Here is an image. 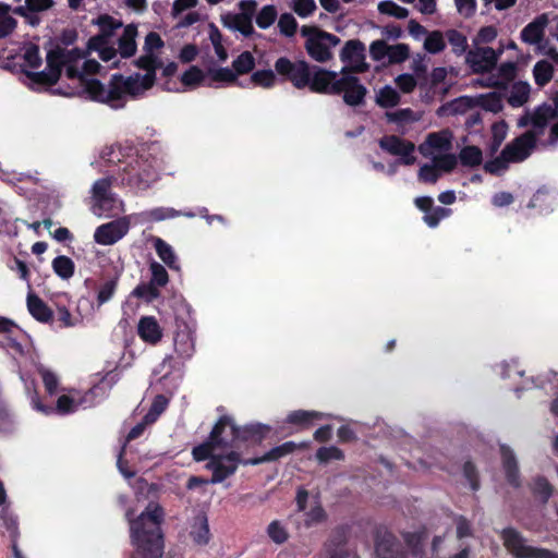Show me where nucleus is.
<instances>
[{
  "mask_svg": "<svg viewBox=\"0 0 558 558\" xmlns=\"http://www.w3.org/2000/svg\"><path fill=\"white\" fill-rule=\"evenodd\" d=\"M23 58L27 77L33 88L51 85L60 76L61 69H65L66 76L70 78H82L85 74H96L100 72V64L95 59H85L77 49L58 48L47 54V69L38 71L41 64V57L37 46L28 44L24 47Z\"/></svg>",
  "mask_w": 558,
  "mask_h": 558,
  "instance_id": "f257e3e1",
  "label": "nucleus"
},
{
  "mask_svg": "<svg viewBox=\"0 0 558 558\" xmlns=\"http://www.w3.org/2000/svg\"><path fill=\"white\" fill-rule=\"evenodd\" d=\"M90 87L96 100L108 102L112 108H120L129 98H134L137 95L140 81L137 76L125 78L121 75H113L108 86L93 82Z\"/></svg>",
  "mask_w": 558,
  "mask_h": 558,
  "instance_id": "f03ea898",
  "label": "nucleus"
},
{
  "mask_svg": "<svg viewBox=\"0 0 558 558\" xmlns=\"http://www.w3.org/2000/svg\"><path fill=\"white\" fill-rule=\"evenodd\" d=\"M506 550L513 558H558V553L547 548L529 545L524 535L512 526L500 532Z\"/></svg>",
  "mask_w": 558,
  "mask_h": 558,
  "instance_id": "7ed1b4c3",
  "label": "nucleus"
},
{
  "mask_svg": "<svg viewBox=\"0 0 558 558\" xmlns=\"http://www.w3.org/2000/svg\"><path fill=\"white\" fill-rule=\"evenodd\" d=\"M166 171V154L159 141L142 144V186L156 182Z\"/></svg>",
  "mask_w": 558,
  "mask_h": 558,
  "instance_id": "20e7f679",
  "label": "nucleus"
},
{
  "mask_svg": "<svg viewBox=\"0 0 558 558\" xmlns=\"http://www.w3.org/2000/svg\"><path fill=\"white\" fill-rule=\"evenodd\" d=\"M302 36L308 37L305 44L307 53L318 62H326L331 59V47L340 44V38L331 33L320 31L316 27L303 26Z\"/></svg>",
  "mask_w": 558,
  "mask_h": 558,
  "instance_id": "39448f33",
  "label": "nucleus"
},
{
  "mask_svg": "<svg viewBox=\"0 0 558 558\" xmlns=\"http://www.w3.org/2000/svg\"><path fill=\"white\" fill-rule=\"evenodd\" d=\"M230 445L228 448L239 447L240 444H247L250 446L260 445L269 435L271 427L262 423H251L239 426L230 416Z\"/></svg>",
  "mask_w": 558,
  "mask_h": 558,
  "instance_id": "423d86ee",
  "label": "nucleus"
},
{
  "mask_svg": "<svg viewBox=\"0 0 558 558\" xmlns=\"http://www.w3.org/2000/svg\"><path fill=\"white\" fill-rule=\"evenodd\" d=\"M228 424H230V415H222L218 418L207 440L193 448L192 457L195 461H210L216 456L213 453L216 448H228L230 445L228 438L221 437V430L228 427Z\"/></svg>",
  "mask_w": 558,
  "mask_h": 558,
  "instance_id": "0eeeda50",
  "label": "nucleus"
},
{
  "mask_svg": "<svg viewBox=\"0 0 558 558\" xmlns=\"http://www.w3.org/2000/svg\"><path fill=\"white\" fill-rule=\"evenodd\" d=\"M275 71L298 89L305 88L310 83L311 64L304 60L293 62L287 57H280L275 62Z\"/></svg>",
  "mask_w": 558,
  "mask_h": 558,
  "instance_id": "6e6552de",
  "label": "nucleus"
},
{
  "mask_svg": "<svg viewBox=\"0 0 558 558\" xmlns=\"http://www.w3.org/2000/svg\"><path fill=\"white\" fill-rule=\"evenodd\" d=\"M245 459L241 458L240 452L230 451L226 454H216L207 463V469L213 472L210 483L217 484L223 482L229 476L233 475L238 470L240 463L243 464Z\"/></svg>",
  "mask_w": 558,
  "mask_h": 558,
  "instance_id": "1a4fd4ad",
  "label": "nucleus"
},
{
  "mask_svg": "<svg viewBox=\"0 0 558 558\" xmlns=\"http://www.w3.org/2000/svg\"><path fill=\"white\" fill-rule=\"evenodd\" d=\"M335 95L343 94L345 105L357 107L365 102L366 87L354 75H342L333 86Z\"/></svg>",
  "mask_w": 558,
  "mask_h": 558,
  "instance_id": "9d476101",
  "label": "nucleus"
},
{
  "mask_svg": "<svg viewBox=\"0 0 558 558\" xmlns=\"http://www.w3.org/2000/svg\"><path fill=\"white\" fill-rule=\"evenodd\" d=\"M539 133L529 130L517 136L504 147L505 155L511 162H522L530 157L536 146Z\"/></svg>",
  "mask_w": 558,
  "mask_h": 558,
  "instance_id": "9b49d317",
  "label": "nucleus"
},
{
  "mask_svg": "<svg viewBox=\"0 0 558 558\" xmlns=\"http://www.w3.org/2000/svg\"><path fill=\"white\" fill-rule=\"evenodd\" d=\"M502 52V48L498 51L494 50L492 47L476 48L475 50L468 51L465 61L474 73L484 74L496 68Z\"/></svg>",
  "mask_w": 558,
  "mask_h": 558,
  "instance_id": "f8f14e48",
  "label": "nucleus"
},
{
  "mask_svg": "<svg viewBox=\"0 0 558 558\" xmlns=\"http://www.w3.org/2000/svg\"><path fill=\"white\" fill-rule=\"evenodd\" d=\"M379 146L393 156H400V162L404 166H412L416 161V157L413 155L415 145L397 135L384 136L379 141Z\"/></svg>",
  "mask_w": 558,
  "mask_h": 558,
  "instance_id": "ddd939ff",
  "label": "nucleus"
},
{
  "mask_svg": "<svg viewBox=\"0 0 558 558\" xmlns=\"http://www.w3.org/2000/svg\"><path fill=\"white\" fill-rule=\"evenodd\" d=\"M339 78L335 71L326 70L318 65H311L310 83L306 87L316 94L335 95L333 86Z\"/></svg>",
  "mask_w": 558,
  "mask_h": 558,
  "instance_id": "4468645a",
  "label": "nucleus"
},
{
  "mask_svg": "<svg viewBox=\"0 0 558 558\" xmlns=\"http://www.w3.org/2000/svg\"><path fill=\"white\" fill-rule=\"evenodd\" d=\"M375 553L379 558H405L401 543L387 530H377L375 533Z\"/></svg>",
  "mask_w": 558,
  "mask_h": 558,
  "instance_id": "2eb2a0df",
  "label": "nucleus"
},
{
  "mask_svg": "<svg viewBox=\"0 0 558 558\" xmlns=\"http://www.w3.org/2000/svg\"><path fill=\"white\" fill-rule=\"evenodd\" d=\"M129 226L126 218L104 223L95 230L94 240L100 245H112L126 234Z\"/></svg>",
  "mask_w": 558,
  "mask_h": 558,
  "instance_id": "dca6fc26",
  "label": "nucleus"
},
{
  "mask_svg": "<svg viewBox=\"0 0 558 558\" xmlns=\"http://www.w3.org/2000/svg\"><path fill=\"white\" fill-rule=\"evenodd\" d=\"M548 23L549 19L546 13L537 15L521 31V40L529 45H537L539 49H545V46L548 44L547 40H544Z\"/></svg>",
  "mask_w": 558,
  "mask_h": 558,
  "instance_id": "f3484780",
  "label": "nucleus"
},
{
  "mask_svg": "<svg viewBox=\"0 0 558 558\" xmlns=\"http://www.w3.org/2000/svg\"><path fill=\"white\" fill-rule=\"evenodd\" d=\"M310 444L307 441H302L300 444H296L294 441H286L279 446H276L271 448L269 451H267L265 454L260 457L250 458L245 459L243 461L244 465H258L266 462H272L277 461L288 454L293 453L295 450H305L307 449Z\"/></svg>",
  "mask_w": 558,
  "mask_h": 558,
  "instance_id": "a211bd4d",
  "label": "nucleus"
},
{
  "mask_svg": "<svg viewBox=\"0 0 558 558\" xmlns=\"http://www.w3.org/2000/svg\"><path fill=\"white\" fill-rule=\"evenodd\" d=\"M94 206L99 209H117L122 204L113 197L110 191V182L107 179L96 181L92 189Z\"/></svg>",
  "mask_w": 558,
  "mask_h": 558,
  "instance_id": "6ab92c4d",
  "label": "nucleus"
},
{
  "mask_svg": "<svg viewBox=\"0 0 558 558\" xmlns=\"http://www.w3.org/2000/svg\"><path fill=\"white\" fill-rule=\"evenodd\" d=\"M174 351L182 360L191 359L195 352L194 332L186 325H179L173 338Z\"/></svg>",
  "mask_w": 558,
  "mask_h": 558,
  "instance_id": "aec40b11",
  "label": "nucleus"
},
{
  "mask_svg": "<svg viewBox=\"0 0 558 558\" xmlns=\"http://www.w3.org/2000/svg\"><path fill=\"white\" fill-rule=\"evenodd\" d=\"M165 547V532L142 530V558H162Z\"/></svg>",
  "mask_w": 558,
  "mask_h": 558,
  "instance_id": "412c9836",
  "label": "nucleus"
},
{
  "mask_svg": "<svg viewBox=\"0 0 558 558\" xmlns=\"http://www.w3.org/2000/svg\"><path fill=\"white\" fill-rule=\"evenodd\" d=\"M165 518L163 507L158 502L149 501L142 511V530L163 532L162 524L165 523Z\"/></svg>",
  "mask_w": 558,
  "mask_h": 558,
  "instance_id": "4be33fe9",
  "label": "nucleus"
},
{
  "mask_svg": "<svg viewBox=\"0 0 558 558\" xmlns=\"http://www.w3.org/2000/svg\"><path fill=\"white\" fill-rule=\"evenodd\" d=\"M502 469L507 483L513 487H521L520 470L514 452L506 445L500 446Z\"/></svg>",
  "mask_w": 558,
  "mask_h": 558,
  "instance_id": "5701e85b",
  "label": "nucleus"
},
{
  "mask_svg": "<svg viewBox=\"0 0 558 558\" xmlns=\"http://www.w3.org/2000/svg\"><path fill=\"white\" fill-rule=\"evenodd\" d=\"M140 286L135 287L123 305V317L120 320V327L126 329L128 327L136 328L140 331V320L137 319V308L140 305Z\"/></svg>",
  "mask_w": 558,
  "mask_h": 558,
  "instance_id": "b1692460",
  "label": "nucleus"
},
{
  "mask_svg": "<svg viewBox=\"0 0 558 558\" xmlns=\"http://www.w3.org/2000/svg\"><path fill=\"white\" fill-rule=\"evenodd\" d=\"M53 5V0H25V4L16 7L13 13L25 17L32 25H36L39 20L34 14L48 11Z\"/></svg>",
  "mask_w": 558,
  "mask_h": 558,
  "instance_id": "393cba45",
  "label": "nucleus"
},
{
  "mask_svg": "<svg viewBox=\"0 0 558 558\" xmlns=\"http://www.w3.org/2000/svg\"><path fill=\"white\" fill-rule=\"evenodd\" d=\"M324 417L325 415L322 412L295 410L287 415L284 423L288 425H295L300 429H307L314 424L315 421H320Z\"/></svg>",
  "mask_w": 558,
  "mask_h": 558,
  "instance_id": "a878e982",
  "label": "nucleus"
},
{
  "mask_svg": "<svg viewBox=\"0 0 558 558\" xmlns=\"http://www.w3.org/2000/svg\"><path fill=\"white\" fill-rule=\"evenodd\" d=\"M163 337V329L154 316H142V341L156 345Z\"/></svg>",
  "mask_w": 558,
  "mask_h": 558,
  "instance_id": "bb28decb",
  "label": "nucleus"
},
{
  "mask_svg": "<svg viewBox=\"0 0 558 558\" xmlns=\"http://www.w3.org/2000/svg\"><path fill=\"white\" fill-rule=\"evenodd\" d=\"M147 241H151L159 258L172 270H180L177 255L170 244L158 236L150 235Z\"/></svg>",
  "mask_w": 558,
  "mask_h": 558,
  "instance_id": "cd10ccee",
  "label": "nucleus"
},
{
  "mask_svg": "<svg viewBox=\"0 0 558 558\" xmlns=\"http://www.w3.org/2000/svg\"><path fill=\"white\" fill-rule=\"evenodd\" d=\"M27 308L36 320L45 324L52 322L53 312L38 295L28 293Z\"/></svg>",
  "mask_w": 558,
  "mask_h": 558,
  "instance_id": "c85d7f7f",
  "label": "nucleus"
},
{
  "mask_svg": "<svg viewBox=\"0 0 558 558\" xmlns=\"http://www.w3.org/2000/svg\"><path fill=\"white\" fill-rule=\"evenodd\" d=\"M557 118L558 117L553 111V106L547 102H544L537 106L533 114H531V124L533 125L534 129L538 130L535 132L539 133L541 135L544 129L547 126L548 122Z\"/></svg>",
  "mask_w": 558,
  "mask_h": 558,
  "instance_id": "c756f323",
  "label": "nucleus"
},
{
  "mask_svg": "<svg viewBox=\"0 0 558 558\" xmlns=\"http://www.w3.org/2000/svg\"><path fill=\"white\" fill-rule=\"evenodd\" d=\"M225 27L240 32L244 37H251L254 34V27L251 20H245L239 14L228 13L221 17Z\"/></svg>",
  "mask_w": 558,
  "mask_h": 558,
  "instance_id": "7c9ffc66",
  "label": "nucleus"
},
{
  "mask_svg": "<svg viewBox=\"0 0 558 558\" xmlns=\"http://www.w3.org/2000/svg\"><path fill=\"white\" fill-rule=\"evenodd\" d=\"M169 405V399L165 395H157L147 413L142 417V430L148 426L157 422L159 416L167 410Z\"/></svg>",
  "mask_w": 558,
  "mask_h": 558,
  "instance_id": "2f4dec72",
  "label": "nucleus"
},
{
  "mask_svg": "<svg viewBox=\"0 0 558 558\" xmlns=\"http://www.w3.org/2000/svg\"><path fill=\"white\" fill-rule=\"evenodd\" d=\"M530 490L536 499L546 505L553 496L555 488L545 476L537 475L532 480Z\"/></svg>",
  "mask_w": 558,
  "mask_h": 558,
  "instance_id": "473e14b6",
  "label": "nucleus"
},
{
  "mask_svg": "<svg viewBox=\"0 0 558 558\" xmlns=\"http://www.w3.org/2000/svg\"><path fill=\"white\" fill-rule=\"evenodd\" d=\"M190 536L198 546H205L211 538L209 524L206 515L197 517L192 525Z\"/></svg>",
  "mask_w": 558,
  "mask_h": 558,
  "instance_id": "72a5a7b5",
  "label": "nucleus"
},
{
  "mask_svg": "<svg viewBox=\"0 0 558 558\" xmlns=\"http://www.w3.org/2000/svg\"><path fill=\"white\" fill-rule=\"evenodd\" d=\"M88 49L90 52H97L98 57L105 62L111 61L117 56L116 49L110 46V39L107 40L104 36L92 37L88 41Z\"/></svg>",
  "mask_w": 558,
  "mask_h": 558,
  "instance_id": "f704fd0d",
  "label": "nucleus"
},
{
  "mask_svg": "<svg viewBox=\"0 0 558 558\" xmlns=\"http://www.w3.org/2000/svg\"><path fill=\"white\" fill-rule=\"evenodd\" d=\"M137 28L134 25H128L123 29L122 36L119 38V51L124 58L130 57L136 51Z\"/></svg>",
  "mask_w": 558,
  "mask_h": 558,
  "instance_id": "c9c22d12",
  "label": "nucleus"
},
{
  "mask_svg": "<svg viewBox=\"0 0 558 558\" xmlns=\"http://www.w3.org/2000/svg\"><path fill=\"white\" fill-rule=\"evenodd\" d=\"M365 46L359 39L348 40L340 51V60L342 62L353 63L357 59H365Z\"/></svg>",
  "mask_w": 558,
  "mask_h": 558,
  "instance_id": "e433bc0d",
  "label": "nucleus"
},
{
  "mask_svg": "<svg viewBox=\"0 0 558 558\" xmlns=\"http://www.w3.org/2000/svg\"><path fill=\"white\" fill-rule=\"evenodd\" d=\"M530 92L529 83L522 81L513 83L508 97V104L513 108L523 106L529 100Z\"/></svg>",
  "mask_w": 558,
  "mask_h": 558,
  "instance_id": "4c0bfd02",
  "label": "nucleus"
},
{
  "mask_svg": "<svg viewBox=\"0 0 558 558\" xmlns=\"http://www.w3.org/2000/svg\"><path fill=\"white\" fill-rule=\"evenodd\" d=\"M459 160L462 166L474 168L483 162V153L478 146L468 145L459 153Z\"/></svg>",
  "mask_w": 558,
  "mask_h": 558,
  "instance_id": "58836bf2",
  "label": "nucleus"
},
{
  "mask_svg": "<svg viewBox=\"0 0 558 558\" xmlns=\"http://www.w3.org/2000/svg\"><path fill=\"white\" fill-rule=\"evenodd\" d=\"M445 37L447 38L448 43L450 44L451 46V50L452 52L460 57L464 53H468V48H469V44H468V38L464 34H462L461 32L457 31V29H448L446 31L445 33Z\"/></svg>",
  "mask_w": 558,
  "mask_h": 558,
  "instance_id": "ea45409f",
  "label": "nucleus"
},
{
  "mask_svg": "<svg viewBox=\"0 0 558 558\" xmlns=\"http://www.w3.org/2000/svg\"><path fill=\"white\" fill-rule=\"evenodd\" d=\"M556 201V194L546 189V187H542V189H538L536 191V193H534V195L532 196L527 207L530 209H536V208H544V207H550L553 205H555V202Z\"/></svg>",
  "mask_w": 558,
  "mask_h": 558,
  "instance_id": "a19ab883",
  "label": "nucleus"
},
{
  "mask_svg": "<svg viewBox=\"0 0 558 558\" xmlns=\"http://www.w3.org/2000/svg\"><path fill=\"white\" fill-rule=\"evenodd\" d=\"M554 74V66L546 60L537 61L533 68V75L536 85L544 87L547 85Z\"/></svg>",
  "mask_w": 558,
  "mask_h": 558,
  "instance_id": "79ce46f5",
  "label": "nucleus"
},
{
  "mask_svg": "<svg viewBox=\"0 0 558 558\" xmlns=\"http://www.w3.org/2000/svg\"><path fill=\"white\" fill-rule=\"evenodd\" d=\"M255 68V58L250 51L241 52L232 62L233 72L239 75L251 73Z\"/></svg>",
  "mask_w": 558,
  "mask_h": 558,
  "instance_id": "37998d69",
  "label": "nucleus"
},
{
  "mask_svg": "<svg viewBox=\"0 0 558 558\" xmlns=\"http://www.w3.org/2000/svg\"><path fill=\"white\" fill-rule=\"evenodd\" d=\"M10 12L11 7L0 2V38L11 35L17 25Z\"/></svg>",
  "mask_w": 558,
  "mask_h": 558,
  "instance_id": "c03bdc74",
  "label": "nucleus"
},
{
  "mask_svg": "<svg viewBox=\"0 0 558 558\" xmlns=\"http://www.w3.org/2000/svg\"><path fill=\"white\" fill-rule=\"evenodd\" d=\"M277 81L276 74L272 70H257L252 73L248 85L259 86L263 88H271Z\"/></svg>",
  "mask_w": 558,
  "mask_h": 558,
  "instance_id": "a18cd8bd",
  "label": "nucleus"
},
{
  "mask_svg": "<svg viewBox=\"0 0 558 558\" xmlns=\"http://www.w3.org/2000/svg\"><path fill=\"white\" fill-rule=\"evenodd\" d=\"M445 48V35L440 31L428 32L424 40V49L432 54H437L442 52Z\"/></svg>",
  "mask_w": 558,
  "mask_h": 558,
  "instance_id": "49530a36",
  "label": "nucleus"
},
{
  "mask_svg": "<svg viewBox=\"0 0 558 558\" xmlns=\"http://www.w3.org/2000/svg\"><path fill=\"white\" fill-rule=\"evenodd\" d=\"M507 130L508 125L504 120L500 122H495L492 125V140L488 146L490 155H494L499 150L502 142L507 136Z\"/></svg>",
  "mask_w": 558,
  "mask_h": 558,
  "instance_id": "de8ad7c7",
  "label": "nucleus"
},
{
  "mask_svg": "<svg viewBox=\"0 0 558 558\" xmlns=\"http://www.w3.org/2000/svg\"><path fill=\"white\" fill-rule=\"evenodd\" d=\"M52 268L62 279H69L74 274L73 260L64 255L58 256L52 260Z\"/></svg>",
  "mask_w": 558,
  "mask_h": 558,
  "instance_id": "09e8293b",
  "label": "nucleus"
},
{
  "mask_svg": "<svg viewBox=\"0 0 558 558\" xmlns=\"http://www.w3.org/2000/svg\"><path fill=\"white\" fill-rule=\"evenodd\" d=\"M400 101V95L391 86H384L376 98V102L381 108H392Z\"/></svg>",
  "mask_w": 558,
  "mask_h": 558,
  "instance_id": "8fccbe9b",
  "label": "nucleus"
},
{
  "mask_svg": "<svg viewBox=\"0 0 558 558\" xmlns=\"http://www.w3.org/2000/svg\"><path fill=\"white\" fill-rule=\"evenodd\" d=\"M208 73H209L210 78L214 82L238 84L240 86H244L242 83L238 82L236 73L233 72V69H229V68L211 69L208 71Z\"/></svg>",
  "mask_w": 558,
  "mask_h": 558,
  "instance_id": "3c124183",
  "label": "nucleus"
},
{
  "mask_svg": "<svg viewBox=\"0 0 558 558\" xmlns=\"http://www.w3.org/2000/svg\"><path fill=\"white\" fill-rule=\"evenodd\" d=\"M378 11L381 14L393 16L396 19H405L409 15V10L407 8L400 7L391 0L380 1L378 3Z\"/></svg>",
  "mask_w": 558,
  "mask_h": 558,
  "instance_id": "603ef678",
  "label": "nucleus"
},
{
  "mask_svg": "<svg viewBox=\"0 0 558 558\" xmlns=\"http://www.w3.org/2000/svg\"><path fill=\"white\" fill-rule=\"evenodd\" d=\"M277 9L272 4H268L262 8L256 16V24L259 28L266 29L270 27L277 19Z\"/></svg>",
  "mask_w": 558,
  "mask_h": 558,
  "instance_id": "864d4df0",
  "label": "nucleus"
},
{
  "mask_svg": "<svg viewBox=\"0 0 558 558\" xmlns=\"http://www.w3.org/2000/svg\"><path fill=\"white\" fill-rule=\"evenodd\" d=\"M267 535L274 543L278 545L286 543L289 538L287 529L278 520L269 523L267 527Z\"/></svg>",
  "mask_w": 558,
  "mask_h": 558,
  "instance_id": "5fc2aeb1",
  "label": "nucleus"
},
{
  "mask_svg": "<svg viewBox=\"0 0 558 558\" xmlns=\"http://www.w3.org/2000/svg\"><path fill=\"white\" fill-rule=\"evenodd\" d=\"M97 25L100 29V34L98 36H104L105 39L109 40L113 31L120 28L122 23L109 15H101L97 20Z\"/></svg>",
  "mask_w": 558,
  "mask_h": 558,
  "instance_id": "6e6d98bb",
  "label": "nucleus"
},
{
  "mask_svg": "<svg viewBox=\"0 0 558 558\" xmlns=\"http://www.w3.org/2000/svg\"><path fill=\"white\" fill-rule=\"evenodd\" d=\"M410 57V47L407 44L389 46L388 61L390 64H399Z\"/></svg>",
  "mask_w": 558,
  "mask_h": 558,
  "instance_id": "4d7b16f0",
  "label": "nucleus"
},
{
  "mask_svg": "<svg viewBox=\"0 0 558 558\" xmlns=\"http://www.w3.org/2000/svg\"><path fill=\"white\" fill-rule=\"evenodd\" d=\"M510 162V159L507 155H505L502 149L498 157L485 162L484 170L490 174H499L501 171L508 168V163Z\"/></svg>",
  "mask_w": 558,
  "mask_h": 558,
  "instance_id": "13d9d810",
  "label": "nucleus"
},
{
  "mask_svg": "<svg viewBox=\"0 0 558 558\" xmlns=\"http://www.w3.org/2000/svg\"><path fill=\"white\" fill-rule=\"evenodd\" d=\"M205 78L204 72L196 65H191L181 76L184 86L194 87L199 85Z\"/></svg>",
  "mask_w": 558,
  "mask_h": 558,
  "instance_id": "bf43d9fd",
  "label": "nucleus"
},
{
  "mask_svg": "<svg viewBox=\"0 0 558 558\" xmlns=\"http://www.w3.org/2000/svg\"><path fill=\"white\" fill-rule=\"evenodd\" d=\"M278 27L282 35L292 37L298 29V22L291 13H283L278 21Z\"/></svg>",
  "mask_w": 558,
  "mask_h": 558,
  "instance_id": "052dcab7",
  "label": "nucleus"
},
{
  "mask_svg": "<svg viewBox=\"0 0 558 558\" xmlns=\"http://www.w3.org/2000/svg\"><path fill=\"white\" fill-rule=\"evenodd\" d=\"M149 270L151 274L150 282L165 287L169 282V275L166 268L156 260H151L149 264Z\"/></svg>",
  "mask_w": 558,
  "mask_h": 558,
  "instance_id": "680f3d73",
  "label": "nucleus"
},
{
  "mask_svg": "<svg viewBox=\"0 0 558 558\" xmlns=\"http://www.w3.org/2000/svg\"><path fill=\"white\" fill-rule=\"evenodd\" d=\"M316 459L320 463H327L330 460H343L344 459V453H343V451L341 449H339L336 446L320 447L316 451Z\"/></svg>",
  "mask_w": 558,
  "mask_h": 558,
  "instance_id": "e2e57ef3",
  "label": "nucleus"
},
{
  "mask_svg": "<svg viewBox=\"0 0 558 558\" xmlns=\"http://www.w3.org/2000/svg\"><path fill=\"white\" fill-rule=\"evenodd\" d=\"M38 373L41 376L44 386L49 395H54L58 390L59 379L58 376L50 369L40 366Z\"/></svg>",
  "mask_w": 558,
  "mask_h": 558,
  "instance_id": "0e129e2a",
  "label": "nucleus"
},
{
  "mask_svg": "<svg viewBox=\"0 0 558 558\" xmlns=\"http://www.w3.org/2000/svg\"><path fill=\"white\" fill-rule=\"evenodd\" d=\"M426 144L436 150H448L451 147V141L442 133L433 132L427 135Z\"/></svg>",
  "mask_w": 558,
  "mask_h": 558,
  "instance_id": "69168bd1",
  "label": "nucleus"
},
{
  "mask_svg": "<svg viewBox=\"0 0 558 558\" xmlns=\"http://www.w3.org/2000/svg\"><path fill=\"white\" fill-rule=\"evenodd\" d=\"M481 107L486 111L497 113L502 109V99L499 94L492 92L481 98Z\"/></svg>",
  "mask_w": 558,
  "mask_h": 558,
  "instance_id": "338daca9",
  "label": "nucleus"
},
{
  "mask_svg": "<svg viewBox=\"0 0 558 558\" xmlns=\"http://www.w3.org/2000/svg\"><path fill=\"white\" fill-rule=\"evenodd\" d=\"M292 10L302 19L312 15L316 9L315 0H292Z\"/></svg>",
  "mask_w": 558,
  "mask_h": 558,
  "instance_id": "774afa93",
  "label": "nucleus"
}]
</instances>
